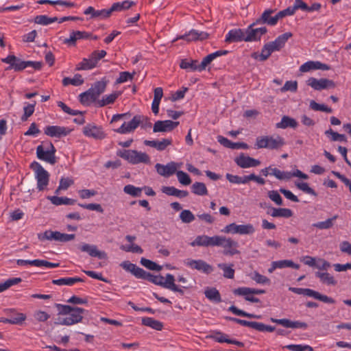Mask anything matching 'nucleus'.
<instances>
[{
    "label": "nucleus",
    "instance_id": "1",
    "mask_svg": "<svg viewBox=\"0 0 351 351\" xmlns=\"http://www.w3.org/2000/svg\"><path fill=\"white\" fill-rule=\"evenodd\" d=\"M57 308L59 316L55 322L56 324L71 326L82 320V314L84 312V309L82 308L72 307L60 304H57Z\"/></svg>",
    "mask_w": 351,
    "mask_h": 351
},
{
    "label": "nucleus",
    "instance_id": "2",
    "mask_svg": "<svg viewBox=\"0 0 351 351\" xmlns=\"http://www.w3.org/2000/svg\"><path fill=\"white\" fill-rule=\"evenodd\" d=\"M117 156L132 165L150 163V157L146 153L134 149H118Z\"/></svg>",
    "mask_w": 351,
    "mask_h": 351
},
{
    "label": "nucleus",
    "instance_id": "3",
    "mask_svg": "<svg viewBox=\"0 0 351 351\" xmlns=\"http://www.w3.org/2000/svg\"><path fill=\"white\" fill-rule=\"evenodd\" d=\"M208 246L222 247L226 254H234L237 252V243L232 239L223 236L208 237Z\"/></svg>",
    "mask_w": 351,
    "mask_h": 351
},
{
    "label": "nucleus",
    "instance_id": "4",
    "mask_svg": "<svg viewBox=\"0 0 351 351\" xmlns=\"http://www.w3.org/2000/svg\"><path fill=\"white\" fill-rule=\"evenodd\" d=\"M285 145L283 138L280 136H262L256 138V147L258 149H276Z\"/></svg>",
    "mask_w": 351,
    "mask_h": 351
},
{
    "label": "nucleus",
    "instance_id": "5",
    "mask_svg": "<svg viewBox=\"0 0 351 351\" xmlns=\"http://www.w3.org/2000/svg\"><path fill=\"white\" fill-rule=\"evenodd\" d=\"M30 167L34 172V177L37 182L38 190L43 191L49 184V173L42 167L39 162L36 161L32 162Z\"/></svg>",
    "mask_w": 351,
    "mask_h": 351
},
{
    "label": "nucleus",
    "instance_id": "6",
    "mask_svg": "<svg viewBox=\"0 0 351 351\" xmlns=\"http://www.w3.org/2000/svg\"><path fill=\"white\" fill-rule=\"evenodd\" d=\"M56 151L51 143H45L36 147V156L38 159L53 165L56 162Z\"/></svg>",
    "mask_w": 351,
    "mask_h": 351
},
{
    "label": "nucleus",
    "instance_id": "7",
    "mask_svg": "<svg viewBox=\"0 0 351 351\" xmlns=\"http://www.w3.org/2000/svg\"><path fill=\"white\" fill-rule=\"evenodd\" d=\"M73 234L61 233L58 231L46 230L38 236L41 241H56L59 242H68L75 239Z\"/></svg>",
    "mask_w": 351,
    "mask_h": 351
},
{
    "label": "nucleus",
    "instance_id": "8",
    "mask_svg": "<svg viewBox=\"0 0 351 351\" xmlns=\"http://www.w3.org/2000/svg\"><path fill=\"white\" fill-rule=\"evenodd\" d=\"M182 165V162H176L171 161L168 162L167 165L157 163L155 165V169L159 175L165 178H169L175 174L177 169H180Z\"/></svg>",
    "mask_w": 351,
    "mask_h": 351
},
{
    "label": "nucleus",
    "instance_id": "9",
    "mask_svg": "<svg viewBox=\"0 0 351 351\" xmlns=\"http://www.w3.org/2000/svg\"><path fill=\"white\" fill-rule=\"evenodd\" d=\"M83 134L87 137L95 139H103L106 136L102 127L95 123L86 125L83 128Z\"/></svg>",
    "mask_w": 351,
    "mask_h": 351
},
{
    "label": "nucleus",
    "instance_id": "10",
    "mask_svg": "<svg viewBox=\"0 0 351 351\" xmlns=\"http://www.w3.org/2000/svg\"><path fill=\"white\" fill-rule=\"evenodd\" d=\"M306 84L316 90L330 89L335 87V83L332 80L326 78L317 80L315 77H310L306 81Z\"/></svg>",
    "mask_w": 351,
    "mask_h": 351
},
{
    "label": "nucleus",
    "instance_id": "11",
    "mask_svg": "<svg viewBox=\"0 0 351 351\" xmlns=\"http://www.w3.org/2000/svg\"><path fill=\"white\" fill-rule=\"evenodd\" d=\"M72 131L68 127L60 125H48L44 129L45 134L52 138H61L69 135Z\"/></svg>",
    "mask_w": 351,
    "mask_h": 351
},
{
    "label": "nucleus",
    "instance_id": "12",
    "mask_svg": "<svg viewBox=\"0 0 351 351\" xmlns=\"http://www.w3.org/2000/svg\"><path fill=\"white\" fill-rule=\"evenodd\" d=\"M254 24L250 25L245 31V36L243 34V40L245 41H256L261 39V36L265 34L267 29L265 27L253 29Z\"/></svg>",
    "mask_w": 351,
    "mask_h": 351
},
{
    "label": "nucleus",
    "instance_id": "13",
    "mask_svg": "<svg viewBox=\"0 0 351 351\" xmlns=\"http://www.w3.org/2000/svg\"><path fill=\"white\" fill-rule=\"evenodd\" d=\"M208 38V34L205 32H199L196 29H191L189 32L177 37L173 42L178 39H183L187 42L204 40Z\"/></svg>",
    "mask_w": 351,
    "mask_h": 351
},
{
    "label": "nucleus",
    "instance_id": "14",
    "mask_svg": "<svg viewBox=\"0 0 351 351\" xmlns=\"http://www.w3.org/2000/svg\"><path fill=\"white\" fill-rule=\"evenodd\" d=\"M179 124L178 121L171 120L157 121L153 127L154 132H167L172 131Z\"/></svg>",
    "mask_w": 351,
    "mask_h": 351
},
{
    "label": "nucleus",
    "instance_id": "15",
    "mask_svg": "<svg viewBox=\"0 0 351 351\" xmlns=\"http://www.w3.org/2000/svg\"><path fill=\"white\" fill-rule=\"evenodd\" d=\"M141 123V119L138 116H135L129 122H124L120 128L114 130V131L119 134H128L138 128Z\"/></svg>",
    "mask_w": 351,
    "mask_h": 351
},
{
    "label": "nucleus",
    "instance_id": "16",
    "mask_svg": "<svg viewBox=\"0 0 351 351\" xmlns=\"http://www.w3.org/2000/svg\"><path fill=\"white\" fill-rule=\"evenodd\" d=\"M185 264L191 269L202 271L206 274H209L213 271L212 267L202 260L188 259Z\"/></svg>",
    "mask_w": 351,
    "mask_h": 351
},
{
    "label": "nucleus",
    "instance_id": "17",
    "mask_svg": "<svg viewBox=\"0 0 351 351\" xmlns=\"http://www.w3.org/2000/svg\"><path fill=\"white\" fill-rule=\"evenodd\" d=\"M80 250L82 252L88 253L92 257H97L100 259H104L107 257L106 253L99 250L95 245L82 243L80 246Z\"/></svg>",
    "mask_w": 351,
    "mask_h": 351
},
{
    "label": "nucleus",
    "instance_id": "18",
    "mask_svg": "<svg viewBox=\"0 0 351 351\" xmlns=\"http://www.w3.org/2000/svg\"><path fill=\"white\" fill-rule=\"evenodd\" d=\"M292 36L293 34L291 32H286L281 34L278 36L274 41L267 43V47H269L273 51H279L285 46L286 42Z\"/></svg>",
    "mask_w": 351,
    "mask_h": 351
},
{
    "label": "nucleus",
    "instance_id": "19",
    "mask_svg": "<svg viewBox=\"0 0 351 351\" xmlns=\"http://www.w3.org/2000/svg\"><path fill=\"white\" fill-rule=\"evenodd\" d=\"M121 267L125 271L132 273L138 278H143L146 277V271L143 269L138 267L135 264L130 263V261H123L121 263Z\"/></svg>",
    "mask_w": 351,
    "mask_h": 351
},
{
    "label": "nucleus",
    "instance_id": "20",
    "mask_svg": "<svg viewBox=\"0 0 351 351\" xmlns=\"http://www.w3.org/2000/svg\"><path fill=\"white\" fill-rule=\"evenodd\" d=\"M84 14L86 15L90 14L91 18L93 19H103L108 17L110 14V11L108 9H103L100 10H96L93 7L89 6L88 7L84 12Z\"/></svg>",
    "mask_w": 351,
    "mask_h": 351
},
{
    "label": "nucleus",
    "instance_id": "21",
    "mask_svg": "<svg viewBox=\"0 0 351 351\" xmlns=\"http://www.w3.org/2000/svg\"><path fill=\"white\" fill-rule=\"evenodd\" d=\"M88 37V34L85 32L81 31H73L71 32L69 37L64 40V43L74 46L77 40L86 38Z\"/></svg>",
    "mask_w": 351,
    "mask_h": 351
},
{
    "label": "nucleus",
    "instance_id": "22",
    "mask_svg": "<svg viewBox=\"0 0 351 351\" xmlns=\"http://www.w3.org/2000/svg\"><path fill=\"white\" fill-rule=\"evenodd\" d=\"M306 296L313 298L316 300H320L323 302L328 303V304H334L335 300L326 295H322L318 291H314L311 289H306L305 295Z\"/></svg>",
    "mask_w": 351,
    "mask_h": 351
},
{
    "label": "nucleus",
    "instance_id": "23",
    "mask_svg": "<svg viewBox=\"0 0 351 351\" xmlns=\"http://www.w3.org/2000/svg\"><path fill=\"white\" fill-rule=\"evenodd\" d=\"M225 41L228 43L241 41V29H230L226 35Z\"/></svg>",
    "mask_w": 351,
    "mask_h": 351
},
{
    "label": "nucleus",
    "instance_id": "24",
    "mask_svg": "<svg viewBox=\"0 0 351 351\" xmlns=\"http://www.w3.org/2000/svg\"><path fill=\"white\" fill-rule=\"evenodd\" d=\"M315 276L319 278L321 282L326 285L335 286L337 284V281L335 278L328 272H315Z\"/></svg>",
    "mask_w": 351,
    "mask_h": 351
},
{
    "label": "nucleus",
    "instance_id": "25",
    "mask_svg": "<svg viewBox=\"0 0 351 351\" xmlns=\"http://www.w3.org/2000/svg\"><path fill=\"white\" fill-rule=\"evenodd\" d=\"M121 95L120 92L115 91L109 95H106L97 101V104L100 107H103L113 104L118 97Z\"/></svg>",
    "mask_w": 351,
    "mask_h": 351
},
{
    "label": "nucleus",
    "instance_id": "26",
    "mask_svg": "<svg viewBox=\"0 0 351 351\" xmlns=\"http://www.w3.org/2000/svg\"><path fill=\"white\" fill-rule=\"evenodd\" d=\"M298 126V122L293 118L288 116H283L280 122L276 124L277 128L285 129L287 128H295Z\"/></svg>",
    "mask_w": 351,
    "mask_h": 351
},
{
    "label": "nucleus",
    "instance_id": "27",
    "mask_svg": "<svg viewBox=\"0 0 351 351\" xmlns=\"http://www.w3.org/2000/svg\"><path fill=\"white\" fill-rule=\"evenodd\" d=\"M162 191L167 195L176 196L180 198L185 197L189 194L186 191H181L174 186H163Z\"/></svg>",
    "mask_w": 351,
    "mask_h": 351
},
{
    "label": "nucleus",
    "instance_id": "28",
    "mask_svg": "<svg viewBox=\"0 0 351 351\" xmlns=\"http://www.w3.org/2000/svg\"><path fill=\"white\" fill-rule=\"evenodd\" d=\"M275 12V10L273 9H267L265 10L261 16L257 19L256 23L258 24H267L270 26H274L276 24H272L270 23V21L273 19V16H271L272 14H274Z\"/></svg>",
    "mask_w": 351,
    "mask_h": 351
},
{
    "label": "nucleus",
    "instance_id": "29",
    "mask_svg": "<svg viewBox=\"0 0 351 351\" xmlns=\"http://www.w3.org/2000/svg\"><path fill=\"white\" fill-rule=\"evenodd\" d=\"M80 102L84 105H89L93 101H95L97 97L93 93V90L88 89L87 91L81 93L79 95Z\"/></svg>",
    "mask_w": 351,
    "mask_h": 351
},
{
    "label": "nucleus",
    "instance_id": "30",
    "mask_svg": "<svg viewBox=\"0 0 351 351\" xmlns=\"http://www.w3.org/2000/svg\"><path fill=\"white\" fill-rule=\"evenodd\" d=\"M133 5H134V1H123L121 2H117L112 5L111 8L109 10L110 14L114 11H122L124 10L129 9L131 8Z\"/></svg>",
    "mask_w": 351,
    "mask_h": 351
},
{
    "label": "nucleus",
    "instance_id": "31",
    "mask_svg": "<svg viewBox=\"0 0 351 351\" xmlns=\"http://www.w3.org/2000/svg\"><path fill=\"white\" fill-rule=\"evenodd\" d=\"M142 324L146 326H149L156 330H161L163 328V324L158 320L154 319L152 317H144L142 319Z\"/></svg>",
    "mask_w": 351,
    "mask_h": 351
},
{
    "label": "nucleus",
    "instance_id": "32",
    "mask_svg": "<svg viewBox=\"0 0 351 351\" xmlns=\"http://www.w3.org/2000/svg\"><path fill=\"white\" fill-rule=\"evenodd\" d=\"M83 280L78 277L73 278H62L57 280H53V283L56 285L62 286H72L76 282H82Z\"/></svg>",
    "mask_w": 351,
    "mask_h": 351
},
{
    "label": "nucleus",
    "instance_id": "33",
    "mask_svg": "<svg viewBox=\"0 0 351 351\" xmlns=\"http://www.w3.org/2000/svg\"><path fill=\"white\" fill-rule=\"evenodd\" d=\"M47 199L56 206L71 205L74 202L72 199L66 197L48 196Z\"/></svg>",
    "mask_w": 351,
    "mask_h": 351
},
{
    "label": "nucleus",
    "instance_id": "34",
    "mask_svg": "<svg viewBox=\"0 0 351 351\" xmlns=\"http://www.w3.org/2000/svg\"><path fill=\"white\" fill-rule=\"evenodd\" d=\"M95 67L94 62L89 56L88 58H83L82 60L76 65L75 69L77 71H86Z\"/></svg>",
    "mask_w": 351,
    "mask_h": 351
},
{
    "label": "nucleus",
    "instance_id": "35",
    "mask_svg": "<svg viewBox=\"0 0 351 351\" xmlns=\"http://www.w3.org/2000/svg\"><path fill=\"white\" fill-rule=\"evenodd\" d=\"M84 83V79L80 74H75L73 77H64L62 80V84L65 86L71 84L75 86H80Z\"/></svg>",
    "mask_w": 351,
    "mask_h": 351
},
{
    "label": "nucleus",
    "instance_id": "36",
    "mask_svg": "<svg viewBox=\"0 0 351 351\" xmlns=\"http://www.w3.org/2000/svg\"><path fill=\"white\" fill-rule=\"evenodd\" d=\"M271 216L273 217H285L289 218L292 216L293 213L291 210L289 208H273L271 213Z\"/></svg>",
    "mask_w": 351,
    "mask_h": 351
},
{
    "label": "nucleus",
    "instance_id": "37",
    "mask_svg": "<svg viewBox=\"0 0 351 351\" xmlns=\"http://www.w3.org/2000/svg\"><path fill=\"white\" fill-rule=\"evenodd\" d=\"M31 265L40 268H56L59 266V263H51L45 260L35 259L32 260Z\"/></svg>",
    "mask_w": 351,
    "mask_h": 351
},
{
    "label": "nucleus",
    "instance_id": "38",
    "mask_svg": "<svg viewBox=\"0 0 351 351\" xmlns=\"http://www.w3.org/2000/svg\"><path fill=\"white\" fill-rule=\"evenodd\" d=\"M217 141L221 145L228 148L232 149H238L241 148V142L233 143L228 140L227 138H225L222 136H219L217 137Z\"/></svg>",
    "mask_w": 351,
    "mask_h": 351
},
{
    "label": "nucleus",
    "instance_id": "39",
    "mask_svg": "<svg viewBox=\"0 0 351 351\" xmlns=\"http://www.w3.org/2000/svg\"><path fill=\"white\" fill-rule=\"evenodd\" d=\"M192 192L197 195H206L208 190L206 185L203 182H196L191 186Z\"/></svg>",
    "mask_w": 351,
    "mask_h": 351
},
{
    "label": "nucleus",
    "instance_id": "40",
    "mask_svg": "<svg viewBox=\"0 0 351 351\" xmlns=\"http://www.w3.org/2000/svg\"><path fill=\"white\" fill-rule=\"evenodd\" d=\"M143 188L136 187L132 184L125 185L123 188V192L132 197H140Z\"/></svg>",
    "mask_w": 351,
    "mask_h": 351
},
{
    "label": "nucleus",
    "instance_id": "41",
    "mask_svg": "<svg viewBox=\"0 0 351 351\" xmlns=\"http://www.w3.org/2000/svg\"><path fill=\"white\" fill-rule=\"evenodd\" d=\"M206 297L210 301L219 302L221 296L219 291L215 288L208 289L204 292Z\"/></svg>",
    "mask_w": 351,
    "mask_h": 351
},
{
    "label": "nucleus",
    "instance_id": "42",
    "mask_svg": "<svg viewBox=\"0 0 351 351\" xmlns=\"http://www.w3.org/2000/svg\"><path fill=\"white\" fill-rule=\"evenodd\" d=\"M174 282V276L171 274H167L165 277H163L162 287L169 290L176 289Z\"/></svg>",
    "mask_w": 351,
    "mask_h": 351
},
{
    "label": "nucleus",
    "instance_id": "43",
    "mask_svg": "<svg viewBox=\"0 0 351 351\" xmlns=\"http://www.w3.org/2000/svg\"><path fill=\"white\" fill-rule=\"evenodd\" d=\"M57 21V17H49L47 15H39L35 18V23L43 25H47Z\"/></svg>",
    "mask_w": 351,
    "mask_h": 351
},
{
    "label": "nucleus",
    "instance_id": "44",
    "mask_svg": "<svg viewBox=\"0 0 351 351\" xmlns=\"http://www.w3.org/2000/svg\"><path fill=\"white\" fill-rule=\"evenodd\" d=\"M250 277L258 284L266 285L270 283V280L267 277L260 274L257 271L251 273Z\"/></svg>",
    "mask_w": 351,
    "mask_h": 351
},
{
    "label": "nucleus",
    "instance_id": "45",
    "mask_svg": "<svg viewBox=\"0 0 351 351\" xmlns=\"http://www.w3.org/2000/svg\"><path fill=\"white\" fill-rule=\"evenodd\" d=\"M178 182L184 186L189 185L191 183V179L190 176L183 171H176V172Z\"/></svg>",
    "mask_w": 351,
    "mask_h": 351
},
{
    "label": "nucleus",
    "instance_id": "46",
    "mask_svg": "<svg viewBox=\"0 0 351 351\" xmlns=\"http://www.w3.org/2000/svg\"><path fill=\"white\" fill-rule=\"evenodd\" d=\"M325 134L328 136H330V140L332 141H341L346 142L347 138L344 134H339L334 132L332 129H329L325 132Z\"/></svg>",
    "mask_w": 351,
    "mask_h": 351
},
{
    "label": "nucleus",
    "instance_id": "47",
    "mask_svg": "<svg viewBox=\"0 0 351 351\" xmlns=\"http://www.w3.org/2000/svg\"><path fill=\"white\" fill-rule=\"evenodd\" d=\"M337 218V215H335L332 218H329L324 221H319L313 224V227L321 230L328 229L333 226V221Z\"/></svg>",
    "mask_w": 351,
    "mask_h": 351
},
{
    "label": "nucleus",
    "instance_id": "48",
    "mask_svg": "<svg viewBox=\"0 0 351 351\" xmlns=\"http://www.w3.org/2000/svg\"><path fill=\"white\" fill-rule=\"evenodd\" d=\"M260 164V160L250 156H245L243 155V169L255 167L258 166Z\"/></svg>",
    "mask_w": 351,
    "mask_h": 351
},
{
    "label": "nucleus",
    "instance_id": "49",
    "mask_svg": "<svg viewBox=\"0 0 351 351\" xmlns=\"http://www.w3.org/2000/svg\"><path fill=\"white\" fill-rule=\"evenodd\" d=\"M275 265H277L278 269H282L285 267H291L296 269L300 268L298 264L294 263L291 260H280L275 261Z\"/></svg>",
    "mask_w": 351,
    "mask_h": 351
},
{
    "label": "nucleus",
    "instance_id": "50",
    "mask_svg": "<svg viewBox=\"0 0 351 351\" xmlns=\"http://www.w3.org/2000/svg\"><path fill=\"white\" fill-rule=\"evenodd\" d=\"M318 69V61H308L303 64H302L300 67V71L301 72H308L311 70H317Z\"/></svg>",
    "mask_w": 351,
    "mask_h": 351
},
{
    "label": "nucleus",
    "instance_id": "51",
    "mask_svg": "<svg viewBox=\"0 0 351 351\" xmlns=\"http://www.w3.org/2000/svg\"><path fill=\"white\" fill-rule=\"evenodd\" d=\"M180 219L183 223H189L194 221L195 215L189 210H183L180 214Z\"/></svg>",
    "mask_w": 351,
    "mask_h": 351
},
{
    "label": "nucleus",
    "instance_id": "52",
    "mask_svg": "<svg viewBox=\"0 0 351 351\" xmlns=\"http://www.w3.org/2000/svg\"><path fill=\"white\" fill-rule=\"evenodd\" d=\"M141 263L144 267H145L146 268H147L150 270L160 271L162 269L161 266H160V265H157L156 263H154L149 259L145 258H141Z\"/></svg>",
    "mask_w": 351,
    "mask_h": 351
},
{
    "label": "nucleus",
    "instance_id": "53",
    "mask_svg": "<svg viewBox=\"0 0 351 351\" xmlns=\"http://www.w3.org/2000/svg\"><path fill=\"white\" fill-rule=\"evenodd\" d=\"M295 184L298 189L302 191L303 192L311 195H317L316 192L308 186V183L295 182Z\"/></svg>",
    "mask_w": 351,
    "mask_h": 351
},
{
    "label": "nucleus",
    "instance_id": "54",
    "mask_svg": "<svg viewBox=\"0 0 351 351\" xmlns=\"http://www.w3.org/2000/svg\"><path fill=\"white\" fill-rule=\"evenodd\" d=\"M208 236L200 235L197 236L195 239L191 243V245L208 247Z\"/></svg>",
    "mask_w": 351,
    "mask_h": 351
},
{
    "label": "nucleus",
    "instance_id": "55",
    "mask_svg": "<svg viewBox=\"0 0 351 351\" xmlns=\"http://www.w3.org/2000/svg\"><path fill=\"white\" fill-rule=\"evenodd\" d=\"M310 108L315 111H322L328 113L332 112V109L324 104H319L315 102L314 100L310 101Z\"/></svg>",
    "mask_w": 351,
    "mask_h": 351
},
{
    "label": "nucleus",
    "instance_id": "56",
    "mask_svg": "<svg viewBox=\"0 0 351 351\" xmlns=\"http://www.w3.org/2000/svg\"><path fill=\"white\" fill-rule=\"evenodd\" d=\"M106 87V83L103 81H99L97 82L93 87L90 88V90H93V93H95V95L97 96V97H99L100 94L104 92Z\"/></svg>",
    "mask_w": 351,
    "mask_h": 351
},
{
    "label": "nucleus",
    "instance_id": "57",
    "mask_svg": "<svg viewBox=\"0 0 351 351\" xmlns=\"http://www.w3.org/2000/svg\"><path fill=\"white\" fill-rule=\"evenodd\" d=\"M291 351H313V348L308 345L290 344L285 347Z\"/></svg>",
    "mask_w": 351,
    "mask_h": 351
},
{
    "label": "nucleus",
    "instance_id": "58",
    "mask_svg": "<svg viewBox=\"0 0 351 351\" xmlns=\"http://www.w3.org/2000/svg\"><path fill=\"white\" fill-rule=\"evenodd\" d=\"M222 232L224 233H241V226L236 225L235 223H230L227 225L221 230Z\"/></svg>",
    "mask_w": 351,
    "mask_h": 351
},
{
    "label": "nucleus",
    "instance_id": "59",
    "mask_svg": "<svg viewBox=\"0 0 351 351\" xmlns=\"http://www.w3.org/2000/svg\"><path fill=\"white\" fill-rule=\"evenodd\" d=\"M30 64V61H22L16 57V61H14L11 68L14 69L15 71H21L28 67Z\"/></svg>",
    "mask_w": 351,
    "mask_h": 351
},
{
    "label": "nucleus",
    "instance_id": "60",
    "mask_svg": "<svg viewBox=\"0 0 351 351\" xmlns=\"http://www.w3.org/2000/svg\"><path fill=\"white\" fill-rule=\"evenodd\" d=\"M25 319L26 316L25 314L19 313L16 315V316L12 317L10 319H6L4 322L12 324H18L25 321Z\"/></svg>",
    "mask_w": 351,
    "mask_h": 351
},
{
    "label": "nucleus",
    "instance_id": "61",
    "mask_svg": "<svg viewBox=\"0 0 351 351\" xmlns=\"http://www.w3.org/2000/svg\"><path fill=\"white\" fill-rule=\"evenodd\" d=\"M218 267L223 271V276L227 278H232L234 277V269L226 264L220 263Z\"/></svg>",
    "mask_w": 351,
    "mask_h": 351
},
{
    "label": "nucleus",
    "instance_id": "62",
    "mask_svg": "<svg viewBox=\"0 0 351 351\" xmlns=\"http://www.w3.org/2000/svg\"><path fill=\"white\" fill-rule=\"evenodd\" d=\"M34 317L39 322H44L49 319L50 315L47 312L39 310L34 312Z\"/></svg>",
    "mask_w": 351,
    "mask_h": 351
},
{
    "label": "nucleus",
    "instance_id": "63",
    "mask_svg": "<svg viewBox=\"0 0 351 351\" xmlns=\"http://www.w3.org/2000/svg\"><path fill=\"white\" fill-rule=\"evenodd\" d=\"M35 104H27L23 108L24 113L21 117L22 121H26L34 112Z\"/></svg>",
    "mask_w": 351,
    "mask_h": 351
},
{
    "label": "nucleus",
    "instance_id": "64",
    "mask_svg": "<svg viewBox=\"0 0 351 351\" xmlns=\"http://www.w3.org/2000/svg\"><path fill=\"white\" fill-rule=\"evenodd\" d=\"M298 84L296 81H287L285 85L281 88V92L291 91L295 92L297 90Z\"/></svg>",
    "mask_w": 351,
    "mask_h": 351
}]
</instances>
